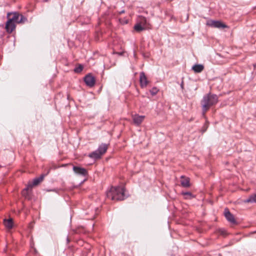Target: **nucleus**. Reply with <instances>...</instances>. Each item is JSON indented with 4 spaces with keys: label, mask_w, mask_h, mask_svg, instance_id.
Returning a JSON list of instances; mask_svg holds the SVG:
<instances>
[{
    "label": "nucleus",
    "mask_w": 256,
    "mask_h": 256,
    "mask_svg": "<svg viewBox=\"0 0 256 256\" xmlns=\"http://www.w3.org/2000/svg\"><path fill=\"white\" fill-rule=\"evenodd\" d=\"M106 196L112 200H122L125 198L124 189L122 186H112L107 192Z\"/></svg>",
    "instance_id": "nucleus-1"
},
{
    "label": "nucleus",
    "mask_w": 256,
    "mask_h": 256,
    "mask_svg": "<svg viewBox=\"0 0 256 256\" xmlns=\"http://www.w3.org/2000/svg\"><path fill=\"white\" fill-rule=\"evenodd\" d=\"M10 14H12L13 16L10 19L14 21V22L20 24L24 23L26 20V18H25L22 14H19L18 12H14L12 14L8 13V16H9Z\"/></svg>",
    "instance_id": "nucleus-3"
},
{
    "label": "nucleus",
    "mask_w": 256,
    "mask_h": 256,
    "mask_svg": "<svg viewBox=\"0 0 256 256\" xmlns=\"http://www.w3.org/2000/svg\"><path fill=\"white\" fill-rule=\"evenodd\" d=\"M140 81L142 87L146 86L148 84L147 78L144 72H142L140 74Z\"/></svg>",
    "instance_id": "nucleus-10"
},
{
    "label": "nucleus",
    "mask_w": 256,
    "mask_h": 256,
    "mask_svg": "<svg viewBox=\"0 0 256 256\" xmlns=\"http://www.w3.org/2000/svg\"><path fill=\"white\" fill-rule=\"evenodd\" d=\"M4 224L5 226L8 229H11L13 226V222L12 218L4 220Z\"/></svg>",
    "instance_id": "nucleus-17"
},
{
    "label": "nucleus",
    "mask_w": 256,
    "mask_h": 256,
    "mask_svg": "<svg viewBox=\"0 0 256 256\" xmlns=\"http://www.w3.org/2000/svg\"><path fill=\"white\" fill-rule=\"evenodd\" d=\"M32 188V185H28L26 188L24 189L22 192V195L27 199H30V189H31Z\"/></svg>",
    "instance_id": "nucleus-11"
},
{
    "label": "nucleus",
    "mask_w": 256,
    "mask_h": 256,
    "mask_svg": "<svg viewBox=\"0 0 256 256\" xmlns=\"http://www.w3.org/2000/svg\"><path fill=\"white\" fill-rule=\"evenodd\" d=\"M16 28L14 22L9 18L6 24V29L8 33H11Z\"/></svg>",
    "instance_id": "nucleus-7"
},
{
    "label": "nucleus",
    "mask_w": 256,
    "mask_h": 256,
    "mask_svg": "<svg viewBox=\"0 0 256 256\" xmlns=\"http://www.w3.org/2000/svg\"><path fill=\"white\" fill-rule=\"evenodd\" d=\"M84 80L87 86H92L95 84V78L91 74L86 75L84 78Z\"/></svg>",
    "instance_id": "nucleus-6"
},
{
    "label": "nucleus",
    "mask_w": 256,
    "mask_h": 256,
    "mask_svg": "<svg viewBox=\"0 0 256 256\" xmlns=\"http://www.w3.org/2000/svg\"><path fill=\"white\" fill-rule=\"evenodd\" d=\"M192 70L195 73H200L204 70V66L202 64H196L192 67Z\"/></svg>",
    "instance_id": "nucleus-14"
},
{
    "label": "nucleus",
    "mask_w": 256,
    "mask_h": 256,
    "mask_svg": "<svg viewBox=\"0 0 256 256\" xmlns=\"http://www.w3.org/2000/svg\"><path fill=\"white\" fill-rule=\"evenodd\" d=\"M145 118V116H140L138 114H136L132 116V118L134 122V123L136 125H140L142 122H143Z\"/></svg>",
    "instance_id": "nucleus-8"
},
{
    "label": "nucleus",
    "mask_w": 256,
    "mask_h": 256,
    "mask_svg": "<svg viewBox=\"0 0 256 256\" xmlns=\"http://www.w3.org/2000/svg\"><path fill=\"white\" fill-rule=\"evenodd\" d=\"M83 68V66L82 64H79L74 68V72L76 73H80L82 70Z\"/></svg>",
    "instance_id": "nucleus-21"
},
{
    "label": "nucleus",
    "mask_w": 256,
    "mask_h": 256,
    "mask_svg": "<svg viewBox=\"0 0 256 256\" xmlns=\"http://www.w3.org/2000/svg\"><path fill=\"white\" fill-rule=\"evenodd\" d=\"M182 194L184 196L186 199H190L194 197L190 192H182Z\"/></svg>",
    "instance_id": "nucleus-19"
},
{
    "label": "nucleus",
    "mask_w": 256,
    "mask_h": 256,
    "mask_svg": "<svg viewBox=\"0 0 256 256\" xmlns=\"http://www.w3.org/2000/svg\"><path fill=\"white\" fill-rule=\"evenodd\" d=\"M72 169L74 173L78 175L82 176H88V171L84 168L77 166H74Z\"/></svg>",
    "instance_id": "nucleus-5"
},
{
    "label": "nucleus",
    "mask_w": 256,
    "mask_h": 256,
    "mask_svg": "<svg viewBox=\"0 0 256 256\" xmlns=\"http://www.w3.org/2000/svg\"><path fill=\"white\" fill-rule=\"evenodd\" d=\"M206 24L214 28H224V24L219 21L208 20L206 22Z\"/></svg>",
    "instance_id": "nucleus-9"
},
{
    "label": "nucleus",
    "mask_w": 256,
    "mask_h": 256,
    "mask_svg": "<svg viewBox=\"0 0 256 256\" xmlns=\"http://www.w3.org/2000/svg\"><path fill=\"white\" fill-rule=\"evenodd\" d=\"M146 23V18L143 16H140V22L142 26H144Z\"/></svg>",
    "instance_id": "nucleus-22"
},
{
    "label": "nucleus",
    "mask_w": 256,
    "mask_h": 256,
    "mask_svg": "<svg viewBox=\"0 0 256 256\" xmlns=\"http://www.w3.org/2000/svg\"><path fill=\"white\" fill-rule=\"evenodd\" d=\"M108 147V144H102L98 148L97 150L101 154L102 156L104 154Z\"/></svg>",
    "instance_id": "nucleus-13"
},
{
    "label": "nucleus",
    "mask_w": 256,
    "mask_h": 256,
    "mask_svg": "<svg viewBox=\"0 0 256 256\" xmlns=\"http://www.w3.org/2000/svg\"><path fill=\"white\" fill-rule=\"evenodd\" d=\"M245 203L256 202V193L251 195L248 198L244 200Z\"/></svg>",
    "instance_id": "nucleus-18"
},
{
    "label": "nucleus",
    "mask_w": 256,
    "mask_h": 256,
    "mask_svg": "<svg viewBox=\"0 0 256 256\" xmlns=\"http://www.w3.org/2000/svg\"><path fill=\"white\" fill-rule=\"evenodd\" d=\"M225 218L230 223L231 226H233L237 224L236 220L234 215L231 214L228 209L226 208H225Z\"/></svg>",
    "instance_id": "nucleus-4"
},
{
    "label": "nucleus",
    "mask_w": 256,
    "mask_h": 256,
    "mask_svg": "<svg viewBox=\"0 0 256 256\" xmlns=\"http://www.w3.org/2000/svg\"><path fill=\"white\" fill-rule=\"evenodd\" d=\"M45 176V174H42L39 178H36L34 180L32 184H30L29 185H32V186H36L38 185L40 182H42Z\"/></svg>",
    "instance_id": "nucleus-16"
},
{
    "label": "nucleus",
    "mask_w": 256,
    "mask_h": 256,
    "mask_svg": "<svg viewBox=\"0 0 256 256\" xmlns=\"http://www.w3.org/2000/svg\"><path fill=\"white\" fill-rule=\"evenodd\" d=\"M158 92V90L156 87H154L150 90V92L151 94H152V95L156 94Z\"/></svg>",
    "instance_id": "nucleus-23"
},
{
    "label": "nucleus",
    "mask_w": 256,
    "mask_h": 256,
    "mask_svg": "<svg viewBox=\"0 0 256 256\" xmlns=\"http://www.w3.org/2000/svg\"><path fill=\"white\" fill-rule=\"evenodd\" d=\"M208 122L206 120L205 124H204L202 128V132H205L206 130L208 129Z\"/></svg>",
    "instance_id": "nucleus-24"
},
{
    "label": "nucleus",
    "mask_w": 256,
    "mask_h": 256,
    "mask_svg": "<svg viewBox=\"0 0 256 256\" xmlns=\"http://www.w3.org/2000/svg\"><path fill=\"white\" fill-rule=\"evenodd\" d=\"M180 184L184 188H188L190 186V178L188 177H186L184 176H180Z\"/></svg>",
    "instance_id": "nucleus-12"
},
{
    "label": "nucleus",
    "mask_w": 256,
    "mask_h": 256,
    "mask_svg": "<svg viewBox=\"0 0 256 256\" xmlns=\"http://www.w3.org/2000/svg\"><path fill=\"white\" fill-rule=\"evenodd\" d=\"M218 97H204L201 102L202 108V115L204 116L205 113L213 104L218 102Z\"/></svg>",
    "instance_id": "nucleus-2"
},
{
    "label": "nucleus",
    "mask_w": 256,
    "mask_h": 256,
    "mask_svg": "<svg viewBox=\"0 0 256 256\" xmlns=\"http://www.w3.org/2000/svg\"><path fill=\"white\" fill-rule=\"evenodd\" d=\"M89 157L94 160L100 159L101 158L102 155L97 150H95L88 155Z\"/></svg>",
    "instance_id": "nucleus-15"
},
{
    "label": "nucleus",
    "mask_w": 256,
    "mask_h": 256,
    "mask_svg": "<svg viewBox=\"0 0 256 256\" xmlns=\"http://www.w3.org/2000/svg\"><path fill=\"white\" fill-rule=\"evenodd\" d=\"M134 28L136 32H140L144 29L142 25L139 23L134 26Z\"/></svg>",
    "instance_id": "nucleus-20"
}]
</instances>
